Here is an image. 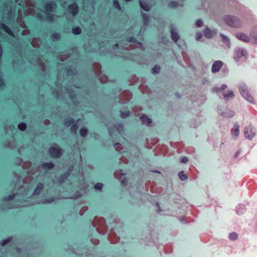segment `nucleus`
<instances>
[{
    "label": "nucleus",
    "instance_id": "f257e3e1",
    "mask_svg": "<svg viewBox=\"0 0 257 257\" xmlns=\"http://www.w3.org/2000/svg\"><path fill=\"white\" fill-rule=\"evenodd\" d=\"M92 224L93 226L95 227L96 230L99 233L104 235L107 233L108 228L104 218H95Z\"/></svg>",
    "mask_w": 257,
    "mask_h": 257
},
{
    "label": "nucleus",
    "instance_id": "f03ea898",
    "mask_svg": "<svg viewBox=\"0 0 257 257\" xmlns=\"http://www.w3.org/2000/svg\"><path fill=\"white\" fill-rule=\"evenodd\" d=\"M223 20L226 24L232 28H239L242 25L240 20L234 16L226 15L224 17Z\"/></svg>",
    "mask_w": 257,
    "mask_h": 257
},
{
    "label": "nucleus",
    "instance_id": "7ed1b4c3",
    "mask_svg": "<svg viewBox=\"0 0 257 257\" xmlns=\"http://www.w3.org/2000/svg\"><path fill=\"white\" fill-rule=\"evenodd\" d=\"M64 151L57 144H53L49 149V153L54 159H59L61 157Z\"/></svg>",
    "mask_w": 257,
    "mask_h": 257
},
{
    "label": "nucleus",
    "instance_id": "20e7f679",
    "mask_svg": "<svg viewBox=\"0 0 257 257\" xmlns=\"http://www.w3.org/2000/svg\"><path fill=\"white\" fill-rule=\"evenodd\" d=\"M133 97V93L128 90L123 91L119 96V102L121 104H124L127 102Z\"/></svg>",
    "mask_w": 257,
    "mask_h": 257
},
{
    "label": "nucleus",
    "instance_id": "39448f33",
    "mask_svg": "<svg viewBox=\"0 0 257 257\" xmlns=\"http://www.w3.org/2000/svg\"><path fill=\"white\" fill-rule=\"evenodd\" d=\"M239 92L241 95L247 101L253 103L254 99L249 90L244 87H241L239 88Z\"/></svg>",
    "mask_w": 257,
    "mask_h": 257
},
{
    "label": "nucleus",
    "instance_id": "423d86ee",
    "mask_svg": "<svg viewBox=\"0 0 257 257\" xmlns=\"http://www.w3.org/2000/svg\"><path fill=\"white\" fill-rule=\"evenodd\" d=\"M57 7V6L55 2L50 1L45 5L44 9L45 10L46 13L48 14L55 12Z\"/></svg>",
    "mask_w": 257,
    "mask_h": 257
},
{
    "label": "nucleus",
    "instance_id": "0eeeda50",
    "mask_svg": "<svg viewBox=\"0 0 257 257\" xmlns=\"http://www.w3.org/2000/svg\"><path fill=\"white\" fill-rule=\"evenodd\" d=\"M247 56L246 51L242 48H238L236 50L234 53V58L236 61H239L242 57H244L245 58Z\"/></svg>",
    "mask_w": 257,
    "mask_h": 257
},
{
    "label": "nucleus",
    "instance_id": "6e6552de",
    "mask_svg": "<svg viewBox=\"0 0 257 257\" xmlns=\"http://www.w3.org/2000/svg\"><path fill=\"white\" fill-rule=\"evenodd\" d=\"M68 11L74 17L78 14L79 8L76 3H73L68 6Z\"/></svg>",
    "mask_w": 257,
    "mask_h": 257
},
{
    "label": "nucleus",
    "instance_id": "1a4fd4ad",
    "mask_svg": "<svg viewBox=\"0 0 257 257\" xmlns=\"http://www.w3.org/2000/svg\"><path fill=\"white\" fill-rule=\"evenodd\" d=\"M169 28L171 30V34L172 39L175 42H177L179 40L180 37L178 33V31L176 28H174L173 25H170Z\"/></svg>",
    "mask_w": 257,
    "mask_h": 257
},
{
    "label": "nucleus",
    "instance_id": "9d476101",
    "mask_svg": "<svg viewBox=\"0 0 257 257\" xmlns=\"http://www.w3.org/2000/svg\"><path fill=\"white\" fill-rule=\"evenodd\" d=\"M108 238L111 243H116L119 240V237L112 230H110L108 234Z\"/></svg>",
    "mask_w": 257,
    "mask_h": 257
},
{
    "label": "nucleus",
    "instance_id": "9b49d317",
    "mask_svg": "<svg viewBox=\"0 0 257 257\" xmlns=\"http://www.w3.org/2000/svg\"><path fill=\"white\" fill-rule=\"evenodd\" d=\"M236 37L243 42L247 43L250 41V38L246 34L243 33H237L235 34Z\"/></svg>",
    "mask_w": 257,
    "mask_h": 257
},
{
    "label": "nucleus",
    "instance_id": "f8f14e48",
    "mask_svg": "<svg viewBox=\"0 0 257 257\" xmlns=\"http://www.w3.org/2000/svg\"><path fill=\"white\" fill-rule=\"evenodd\" d=\"M223 62L221 61H215L212 66V72L216 73L218 72L223 66Z\"/></svg>",
    "mask_w": 257,
    "mask_h": 257
},
{
    "label": "nucleus",
    "instance_id": "ddd939ff",
    "mask_svg": "<svg viewBox=\"0 0 257 257\" xmlns=\"http://www.w3.org/2000/svg\"><path fill=\"white\" fill-rule=\"evenodd\" d=\"M140 119L142 121L143 124H146L148 126H150L152 122V119L150 118L146 114H142Z\"/></svg>",
    "mask_w": 257,
    "mask_h": 257
},
{
    "label": "nucleus",
    "instance_id": "4468645a",
    "mask_svg": "<svg viewBox=\"0 0 257 257\" xmlns=\"http://www.w3.org/2000/svg\"><path fill=\"white\" fill-rule=\"evenodd\" d=\"M44 188V184L42 183H39L34 190L33 195L37 196L39 195Z\"/></svg>",
    "mask_w": 257,
    "mask_h": 257
},
{
    "label": "nucleus",
    "instance_id": "2eb2a0df",
    "mask_svg": "<svg viewBox=\"0 0 257 257\" xmlns=\"http://www.w3.org/2000/svg\"><path fill=\"white\" fill-rule=\"evenodd\" d=\"M170 145L173 147L177 148V152L178 153H180L182 152V149L184 147V145L181 142H171Z\"/></svg>",
    "mask_w": 257,
    "mask_h": 257
},
{
    "label": "nucleus",
    "instance_id": "dca6fc26",
    "mask_svg": "<svg viewBox=\"0 0 257 257\" xmlns=\"http://www.w3.org/2000/svg\"><path fill=\"white\" fill-rule=\"evenodd\" d=\"M250 39L252 40V43L254 44H257V29L253 28L249 34Z\"/></svg>",
    "mask_w": 257,
    "mask_h": 257
},
{
    "label": "nucleus",
    "instance_id": "f3484780",
    "mask_svg": "<svg viewBox=\"0 0 257 257\" xmlns=\"http://www.w3.org/2000/svg\"><path fill=\"white\" fill-rule=\"evenodd\" d=\"M93 69L95 75L98 76V75H100L101 72V66L100 64L97 62H95L92 64Z\"/></svg>",
    "mask_w": 257,
    "mask_h": 257
},
{
    "label": "nucleus",
    "instance_id": "a211bd4d",
    "mask_svg": "<svg viewBox=\"0 0 257 257\" xmlns=\"http://www.w3.org/2000/svg\"><path fill=\"white\" fill-rule=\"evenodd\" d=\"M17 22L19 24L20 27H21L23 28H27V26L25 24V23L24 21L22 20V14L21 12V10H19L18 12V17L17 19Z\"/></svg>",
    "mask_w": 257,
    "mask_h": 257
},
{
    "label": "nucleus",
    "instance_id": "6ab92c4d",
    "mask_svg": "<svg viewBox=\"0 0 257 257\" xmlns=\"http://www.w3.org/2000/svg\"><path fill=\"white\" fill-rule=\"evenodd\" d=\"M128 81L130 83V85H133L138 83L139 81V78L136 75L132 74L131 75L127 78Z\"/></svg>",
    "mask_w": 257,
    "mask_h": 257
},
{
    "label": "nucleus",
    "instance_id": "aec40b11",
    "mask_svg": "<svg viewBox=\"0 0 257 257\" xmlns=\"http://www.w3.org/2000/svg\"><path fill=\"white\" fill-rule=\"evenodd\" d=\"M13 2L9 1L4 4V11L10 14L12 10Z\"/></svg>",
    "mask_w": 257,
    "mask_h": 257
},
{
    "label": "nucleus",
    "instance_id": "412c9836",
    "mask_svg": "<svg viewBox=\"0 0 257 257\" xmlns=\"http://www.w3.org/2000/svg\"><path fill=\"white\" fill-rule=\"evenodd\" d=\"M216 34L215 31H211L209 28L206 27L204 30V35L207 38H211Z\"/></svg>",
    "mask_w": 257,
    "mask_h": 257
},
{
    "label": "nucleus",
    "instance_id": "4be33fe9",
    "mask_svg": "<svg viewBox=\"0 0 257 257\" xmlns=\"http://www.w3.org/2000/svg\"><path fill=\"white\" fill-rule=\"evenodd\" d=\"M0 29L4 30L6 32H7L10 36H11L13 37H15V35H14V33L13 32V31L11 30V29L9 27L6 26L5 24H3V23L0 24Z\"/></svg>",
    "mask_w": 257,
    "mask_h": 257
},
{
    "label": "nucleus",
    "instance_id": "5701e85b",
    "mask_svg": "<svg viewBox=\"0 0 257 257\" xmlns=\"http://www.w3.org/2000/svg\"><path fill=\"white\" fill-rule=\"evenodd\" d=\"M42 42L39 38H33L31 42V44L34 48H39L41 45Z\"/></svg>",
    "mask_w": 257,
    "mask_h": 257
},
{
    "label": "nucleus",
    "instance_id": "b1692460",
    "mask_svg": "<svg viewBox=\"0 0 257 257\" xmlns=\"http://www.w3.org/2000/svg\"><path fill=\"white\" fill-rule=\"evenodd\" d=\"M139 5L141 8L145 11L148 12L151 9V6L149 4L143 2L142 0L140 1Z\"/></svg>",
    "mask_w": 257,
    "mask_h": 257
},
{
    "label": "nucleus",
    "instance_id": "393cba45",
    "mask_svg": "<svg viewBox=\"0 0 257 257\" xmlns=\"http://www.w3.org/2000/svg\"><path fill=\"white\" fill-rule=\"evenodd\" d=\"M222 95L224 99L228 100L229 98L233 97L234 94L232 91L229 90L223 91L222 93Z\"/></svg>",
    "mask_w": 257,
    "mask_h": 257
},
{
    "label": "nucleus",
    "instance_id": "a878e982",
    "mask_svg": "<svg viewBox=\"0 0 257 257\" xmlns=\"http://www.w3.org/2000/svg\"><path fill=\"white\" fill-rule=\"evenodd\" d=\"M244 136L246 138L251 140L255 136V134L250 128H247L244 131Z\"/></svg>",
    "mask_w": 257,
    "mask_h": 257
},
{
    "label": "nucleus",
    "instance_id": "bb28decb",
    "mask_svg": "<svg viewBox=\"0 0 257 257\" xmlns=\"http://www.w3.org/2000/svg\"><path fill=\"white\" fill-rule=\"evenodd\" d=\"M159 141V139L157 138H154L153 139H151L150 140V143H148V144L146 145V147L148 149H151L153 146L156 145Z\"/></svg>",
    "mask_w": 257,
    "mask_h": 257
},
{
    "label": "nucleus",
    "instance_id": "cd10ccee",
    "mask_svg": "<svg viewBox=\"0 0 257 257\" xmlns=\"http://www.w3.org/2000/svg\"><path fill=\"white\" fill-rule=\"evenodd\" d=\"M59 17L50 13L46 14V19L50 23H53L55 21V18H58Z\"/></svg>",
    "mask_w": 257,
    "mask_h": 257
},
{
    "label": "nucleus",
    "instance_id": "c85d7f7f",
    "mask_svg": "<svg viewBox=\"0 0 257 257\" xmlns=\"http://www.w3.org/2000/svg\"><path fill=\"white\" fill-rule=\"evenodd\" d=\"M54 164L52 162L44 163L42 165V168L46 170L52 169L54 167Z\"/></svg>",
    "mask_w": 257,
    "mask_h": 257
},
{
    "label": "nucleus",
    "instance_id": "c756f323",
    "mask_svg": "<svg viewBox=\"0 0 257 257\" xmlns=\"http://www.w3.org/2000/svg\"><path fill=\"white\" fill-rule=\"evenodd\" d=\"M141 16L143 20V24L144 26H147L149 25L150 17L147 14L144 13H142Z\"/></svg>",
    "mask_w": 257,
    "mask_h": 257
},
{
    "label": "nucleus",
    "instance_id": "7c9ffc66",
    "mask_svg": "<svg viewBox=\"0 0 257 257\" xmlns=\"http://www.w3.org/2000/svg\"><path fill=\"white\" fill-rule=\"evenodd\" d=\"M114 127L120 134H122L124 132L123 125L121 123H118L114 125Z\"/></svg>",
    "mask_w": 257,
    "mask_h": 257
},
{
    "label": "nucleus",
    "instance_id": "2f4dec72",
    "mask_svg": "<svg viewBox=\"0 0 257 257\" xmlns=\"http://www.w3.org/2000/svg\"><path fill=\"white\" fill-rule=\"evenodd\" d=\"M139 89L143 93H150L151 92L150 89L147 86L143 84L140 85Z\"/></svg>",
    "mask_w": 257,
    "mask_h": 257
},
{
    "label": "nucleus",
    "instance_id": "473e14b6",
    "mask_svg": "<svg viewBox=\"0 0 257 257\" xmlns=\"http://www.w3.org/2000/svg\"><path fill=\"white\" fill-rule=\"evenodd\" d=\"M231 134L237 137L239 134V125L237 124L234 125L233 128L231 129Z\"/></svg>",
    "mask_w": 257,
    "mask_h": 257
},
{
    "label": "nucleus",
    "instance_id": "72a5a7b5",
    "mask_svg": "<svg viewBox=\"0 0 257 257\" xmlns=\"http://www.w3.org/2000/svg\"><path fill=\"white\" fill-rule=\"evenodd\" d=\"M74 122V120L72 118H67L65 119L64 124L66 127H69L72 125Z\"/></svg>",
    "mask_w": 257,
    "mask_h": 257
},
{
    "label": "nucleus",
    "instance_id": "f704fd0d",
    "mask_svg": "<svg viewBox=\"0 0 257 257\" xmlns=\"http://www.w3.org/2000/svg\"><path fill=\"white\" fill-rule=\"evenodd\" d=\"M33 180V177L31 175H28L26 176L23 179V183L25 184H29L31 183Z\"/></svg>",
    "mask_w": 257,
    "mask_h": 257
},
{
    "label": "nucleus",
    "instance_id": "c9c22d12",
    "mask_svg": "<svg viewBox=\"0 0 257 257\" xmlns=\"http://www.w3.org/2000/svg\"><path fill=\"white\" fill-rule=\"evenodd\" d=\"M178 176L182 181L186 180L188 179V177L187 174H185L184 172L182 171L178 173Z\"/></svg>",
    "mask_w": 257,
    "mask_h": 257
},
{
    "label": "nucleus",
    "instance_id": "e433bc0d",
    "mask_svg": "<svg viewBox=\"0 0 257 257\" xmlns=\"http://www.w3.org/2000/svg\"><path fill=\"white\" fill-rule=\"evenodd\" d=\"M98 79L102 83H105L108 82V77L105 75H99Z\"/></svg>",
    "mask_w": 257,
    "mask_h": 257
},
{
    "label": "nucleus",
    "instance_id": "4c0bfd02",
    "mask_svg": "<svg viewBox=\"0 0 257 257\" xmlns=\"http://www.w3.org/2000/svg\"><path fill=\"white\" fill-rule=\"evenodd\" d=\"M67 74L69 75H73L77 74V70L73 68H68L66 69Z\"/></svg>",
    "mask_w": 257,
    "mask_h": 257
},
{
    "label": "nucleus",
    "instance_id": "58836bf2",
    "mask_svg": "<svg viewBox=\"0 0 257 257\" xmlns=\"http://www.w3.org/2000/svg\"><path fill=\"white\" fill-rule=\"evenodd\" d=\"M61 36L59 34L55 33L51 36V39L52 41H58L60 39Z\"/></svg>",
    "mask_w": 257,
    "mask_h": 257
},
{
    "label": "nucleus",
    "instance_id": "ea45409f",
    "mask_svg": "<svg viewBox=\"0 0 257 257\" xmlns=\"http://www.w3.org/2000/svg\"><path fill=\"white\" fill-rule=\"evenodd\" d=\"M72 33L75 35H79L81 33V29L80 27H74L72 30Z\"/></svg>",
    "mask_w": 257,
    "mask_h": 257
},
{
    "label": "nucleus",
    "instance_id": "a19ab883",
    "mask_svg": "<svg viewBox=\"0 0 257 257\" xmlns=\"http://www.w3.org/2000/svg\"><path fill=\"white\" fill-rule=\"evenodd\" d=\"M69 55L68 54H60L58 55V58L61 61H64L65 60H66L67 58L69 57Z\"/></svg>",
    "mask_w": 257,
    "mask_h": 257
},
{
    "label": "nucleus",
    "instance_id": "79ce46f5",
    "mask_svg": "<svg viewBox=\"0 0 257 257\" xmlns=\"http://www.w3.org/2000/svg\"><path fill=\"white\" fill-rule=\"evenodd\" d=\"M25 5L27 7H34L35 6V2L34 0H25Z\"/></svg>",
    "mask_w": 257,
    "mask_h": 257
},
{
    "label": "nucleus",
    "instance_id": "37998d69",
    "mask_svg": "<svg viewBox=\"0 0 257 257\" xmlns=\"http://www.w3.org/2000/svg\"><path fill=\"white\" fill-rule=\"evenodd\" d=\"M161 68L159 65L155 66L152 69V73L154 74L159 73L160 71Z\"/></svg>",
    "mask_w": 257,
    "mask_h": 257
},
{
    "label": "nucleus",
    "instance_id": "c03bdc74",
    "mask_svg": "<svg viewBox=\"0 0 257 257\" xmlns=\"http://www.w3.org/2000/svg\"><path fill=\"white\" fill-rule=\"evenodd\" d=\"M229 237L230 240H235L237 239L238 235L236 232H233L229 234Z\"/></svg>",
    "mask_w": 257,
    "mask_h": 257
},
{
    "label": "nucleus",
    "instance_id": "a18cd8bd",
    "mask_svg": "<svg viewBox=\"0 0 257 257\" xmlns=\"http://www.w3.org/2000/svg\"><path fill=\"white\" fill-rule=\"evenodd\" d=\"M88 130L86 128H81L80 130V134L81 136L83 137H85L87 136L88 134Z\"/></svg>",
    "mask_w": 257,
    "mask_h": 257
},
{
    "label": "nucleus",
    "instance_id": "49530a36",
    "mask_svg": "<svg viewBox=\"0 0 257 257\" xmlns=\"http://www.w3.org/2000/svg\"><path fill=\"white\" fill-rule=\"evenodd\" d=\"M38 64L41 67L42 71H45L46 70V66L44 63H43L40 59H39L37 61Z\"/></svg>",
    "mask_w": 257,
    "mask_h": 257
},
{
    "label": "nucleus",
    "instance_id": "de8ad7c7",
    "mask_svg": "<svg viewBox=\"0 0 257 257\" xmlns=\"http://www.w3.org/2000/svg\"><path fill=\"white\" fill-rule=\"evenodd\" d=\"M78 128V126L77 124H73L70 128L71 133L76 134Z\"/></svg>",
    "mask_w": 257,
    "mask_h": 257
},
{
    "label": "nucleus",
    "instance_id": "09e8293b",
    "mask_svg": "<svg viewBox=\"0 0 257 257\" xmlns=\"http://www.w3.org/2000/svg\"><path fill=\"white\" fill-rule=\"evenodd\" d=\"M13 239V237H9V238H8L7 239H5L4 240H3L1 242V245L2 246H5V245H6L7 243H8L9 242H10V241H12Z\"/></svg>",
    "mask_w": 257,
    "mask_h": 257
},
{
    "label": "nucleus",
    "instance_id": "8fccbe9b",
    "mask_svg": "<svg viewBox=\"0 0 257 257\" xmlns=\"http://www.w3.org/2000/svg\"><path fill=\"white\" fill-rule=\"evenodd\" d=\"M18 128L20 130L24 131L26 130L27 125L25 122H21L19 124Z\"/></svg>",
    "mask_w": 257,
    "mask_h": 257
},
{
    "label": "nucleus",
    "instance_id": "3c124183",
    "mask_svg": "<svg viewBox=\"0 0 257 257\" xmlns=\"http://www.w3.org/2000/svg\"><path fill=\"white\" fill-rule=\"evenodd\" d=\"M143 110V107L140 106H135L132 108V111L135 113L140 112Z\"/></svg>",
    "mask_w": 257,
    "mask_h": 257
},
{
    "label": "nucleus",
    "instance_id": "603ef678",
    "mask_svg": "<svg viewBox=\"0 0 257 257\" xmlns=\"http://www.w3.org/2000/svg\"><path fill=\"white\" fill-rule=\"evenodd\" d=\"M114 147L117 151H120L122 150L123 148L121 145L119 143H116L114 145Z\"/></svg>",
    "mask_w": 257,
    "mask_h": 257
},
{
    "label": "nucleus",
    "instance_id": "864d4df0",
    "mask_svg": "<svg viewBox=\"0 0 257 257\" xmlns=\"http://www.w3.org/2000/svg\"><path fill=\"white\" fill-rule=\"evenodd\" d=\"M130 114V113L129 111H126L124 112L122 111H120V117L122 118H124L127 116H128Z\"/></svg>",
    "mask_w": 257,
    "mask_h": 257
},
{
    "label": "nucleus",
    "instance_id": "5fc2aeb1",
    "mask_svg": "<svg viewBox=\"0 0 257 257\" xmlns=\"http://www.w3.org/2000/svg\"><path fill=\"white\" fill-rule=\"evenodd\" d=\"M119 180L120 181L121 184L124 186L127 184V179L126 177H120Z\"/></svg>",
    "mask_w": 257,
    "mask_h": 257
},
{
    "label": "nucleus",
    "instance_id": "6e6d98bb",
    "mask_svg": "<svg viewBox=\"0 0 257 257\" xmlns=\"http://www.w3.org/2000/svg\"><path fill=\"white\" fill-rule=\"evenodd\" d=\"M172 247L170 245H166L164 247V251L166 253H170L172 251Z\"/></svg>",
    "mask_w": 257,
    "mask_h": 257
},
{
    "label": "nucleus",
    "instance_id": "4d7b16f0",
    "mask_svg": "<svg viewBox=\"0 0 257 257\" xmlns=\"http://www.w3.org/2000/svg\"><path fill=\"white\" fill-rule=\"evenodd\" d=\"M94 187L96 190L101 191L103 187V184L102 183H98L94 185Z\"/></svg>",
    "mask_w": 257,
    "mask_h": 257
},
{
    "label": "nucleus",
    "instance_id": "13d9d810",
    "mask_svg": "<svg viewBox=\"0 0 257 257\" xmlns=\"http://www.w3.org/2000/svg\"><path fill=\"white\" fill-rule=\"evenodd\" d=\"M31 165L32 163L30 162H26L23 164V168L24 169H28L31 167Z\"/></svg>",
    "mask_w": 257,
    "mask_h": 257
},
{
    "label": "nucleus",
    "instance_id": "bf43d9fd",
    "mask_svg": "<svg viewBox=\"0 0 257 257\" xmlns=\"http://www.w3.org/2000/svg\"><path fill=\"white\" fill-rule=\"evenodd\" d=\"M119 163H124L127 164L128 163V159L125 157H121L119 159Z\"/></svg>",
    "mask_w": 257,
    "mask_h": 257
},
{
    "label": "nucleus",
    "instance_id": "052dcab7",
    "mask_svg": "<svg viewBox=\"0 0 257 257\" xmlns=\"http://www.w3.org/2000/svg\"><path fill=\"white\" fill-rule=\"evenodd\" d=\"M113 6L115 8H116L118 10L120 11L121 10V7L119 4L118 0H114Z\"/></svg>",
    "mask_w": 257,
    "mask_h": 257
},
{
    "label": "nucleus",
    "instance_id": "680f3d73",
    "mask_svg": "<svg viewBox=\"0 0 257 257\" xmlns=\"http://www.w3.org/2000/svg\"><path fill=\"white\" fill-rule=\"evenodd\" d=\"M189 159L186 157H182L180 159V163L182 164H186L189 162Z\"/></svg>",
    "mask_w": 257,
    "mask_h": 257
},
{
    "label": "nucleus",
    "instance_id": "e2e57ef3",
    "mask_svg": "<svg viewBox=\"0 0 257 257\" xmlns=\"http://www.w3.org/2000/svg\"><path fill=\"white\" fill-rule=\"evenodd\" d=\"M91 242L94 245H97L99 243V240L96 238H92L91 239Z\"/></svg>",
    "mask_w": 257,
    "mask_h": 257
},
{
    "label": "nucleus",
    "instance_id": "0e129e2a",
    "mask_svg": "<svg viewBox=\"0 0 257 257\" xmlns=\"http://www.w3.org/2000/svg\"><path fill=\"white\" fill-rule=\"evenodd\" d=\"M195 25L197 27H200L203 26V22L201 20L198 19L196 21Z\"/></svg>",
    "mask_w": 257,
    "mask_h": 257
},
{
    "label": "nucleus",
    "instance_id": "69168bd1",
    "mask_svg": "<svg viewBox=\"0 0 257 257\" xmlns=\"http://www.w3.org/2000/svg\"><path fill=\"white\" fill-rule=\"evenodd\" d=\"M88 207L86 206H83L79 211V213L81 215H82L84 211L87 210Z\"/></svg>",
    "mask_w": 257,
    "mask_h": 257
},
{
    "label": "nucleus",
    "instance_id": "338daca9",
    "mask_svg": "<svg viewBox=\"0 0 257 257\" xmlns=\"http://www.w3.org/2000/svg\"><path fill=\"white\" fill-rule=\"evenodd\" d=\"M15 194H13L12 195H9L8 197L5 198L4 199L7 201H10V200L13 199L15 198Z\"/></svg>",
    "mask_w": 257,
    "mask_h": 257
},
{
    "label": "nucleus",
    "instance_id": "774afa93",
    "mask_svg": "<svg viewBox=\"0 0 257 257\" xmlns=\"http://www.w3.org/2000/svg\"><path fill=\"white\" fill-rule=\"evenodd\" d=\"M30 34V31L28 29L24 30L22 32V34L23 36L28 35H29Z\"/></svg>",
    "mask_w": 257,
    "mask_h": 257
}]
</instances>
